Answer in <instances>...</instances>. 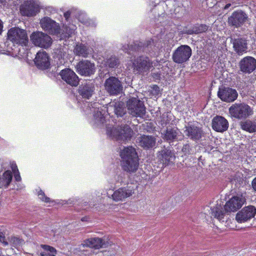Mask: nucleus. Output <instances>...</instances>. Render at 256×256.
I'll return each instance as SVG.
<instances>
[{
  "instance_id": "8",
  "label": "nucleus",
  "mask_w": 256,
  "mask_h": 256,
  "mask_svg": "<svg viewBox=\"0 0 256 256\" xmlns=\"http://www.w3.org/2000/svg\"><path fill=\"white\" fill-rule=\"evenodd\" d=\"M30 37L32 43L34 46L41 48H48L52 43L51 37L41 32H34Z\"/></svg>"
},
{
  "instance_id": "3",
  "label": "nucleus",
  "mask_w": 256,
  "mask_h": 256,
  "mask_svg": "<svg viewBox=\"0 0 256 256\" xmlns=\"http://www.w3.org/2000/svg\"><path fill=\"white\" fill-rule=\"evenodd\" d=\"M152 67L153 62L148 56H138L134 58L132 62L133 71L138 74L147 73Z\"/></svg>"
},
{
  "instance_id": "42",
  "label": "nucleus",
  "mask_w": 256,
  "mask_h": 256,
  "mask_svg": "<svg viewBox=\"0 0 256 256\" xmlns=\"http://www.w3.org/2000/svg\"><path fill=\"white\" fill-rule=\"evenodd\" d=\"M14 179L17 182H20L21 180V177L20 176V172L14 173Z\"/></svg>"
},
{
  "instance_id": "9",
  "label": "nucleus",
  "mask_w": 256,
  "mask_h": 256,
  "mask_svg": "<svg viewBox=\"0 0 256 256\" xmlns=\"http://www.w3.org/2000/svg\"><path fill=\"white\" fill-rule=\"evenodd\" d=\"M76 72L80 76H90L96 72L94 63L88 60H82L77 63L76 66Z\"/></svg>"
},
{
  "instance_id": "25",
  "label": "nucleus",
  "mask_w": 256,
  "mask_h": 256,
  "mask_svg": "<svg viewBox=\"0 0 256 256\" xmlns=\"http://www.w3.org/2000/svg\"><path fill=\"white\" fill-rule=\"evenodd\" d=\"M82 246L83 247L87 246L94 249H100L102 247H106L107 244L102 238H92L84 240Z\"/></svg>"
},
{
  "instance_id": "30",
  "label": "nucleus",
  "mask_w": 256,
  "mask_h": 256,
  "mask_svg": "<svg viewBox=\"0 0 256 256\" xmlns=\"http://www.w3.org/2000/svg\"><path fill=\"white\" fill-rule=\"evenodd\" d=\"M178 130L177 128H167L164 134L163 138L166 141L173 142L177 138Z\"/></svg>"
},
{
  "instance_id": "41",
  "label": "nucleus",
  "mask_w": 256,
  "mask_h": 256,
  "mask_svg": "<svg viewBox=\"0 0 256 256\" xmlns=\"http://www.w3.org/2000/svg\"><path fill=\"white\" fill-rule=\"evenodd\" d=\"M191 148L189 144H184L182 148V152L185 155L189 154L190 153Z\"/></svg>"
},
{
  "instance_id": "5",
  "label": "nucleus",
  "mask_w": 256,
  "mask_h": 256,
  "mask_svg": "<svg viewBox=\"0 0 256 256\" xmlns=\"http://www.w3.org/2000/svg\"><path fill=\"white\" fill-rule=\"evenodd\" d=\"M133 134V130L128 125L113 128L110 130H108V134L116 140L127 141L130 140Z\"/></svg>"
},
{
  "instance_id": "27",
  "label": "nucleus",
  "mask_w": 256,
  "mask_h": 256,
  "mask_svg": "<svg viewBox=\"0 0 256 256\" xmlns=\"http://www.w3.org/2000/svg\"><path fill=\"white\" fill-rule=\"evenodd\" d=\"M92 49L83 44H77L74 49V54L78 56L88 58L92 54Z\"/></svg>"
},
{
  "instance_id": "4",
  "label": "nucleus",
  "mask_w": 256,
  "mask_h": 256,
  "mask_svg": "<svg viewBox=\"0 0 256 256\" xmlns=\"http://www.w3.org/2000/svg\"><path fill=\"white\" fill-rule=\"evenodd\" d=\"M229 112L233 117L238 119L246 118L253 114L252 109L245 103L233 104L230 108Z\"/></svg>"
},
{
  "instance_id": "43",
  "label": "nucleus",
  "mask_w": 256,
  "mask_h": 256,
  "mask_svg": "<svg viewBox=\"0 0 256 256\" xmlns=\"http://www.w3.org/2000/svg\"><path fill=\"white\" fill-rule=\"evenodd\" d=\"M71 14V12L70 10H68L66 12H65L64 14V16L66 20L68 21L70 18Z\"/></svg>"
},
{
  "instance_id": "6",
  "label": "nucleus",
  "mask_w": 256,
  "mask_h": 256,
  "mask_svg": "<svg viewBox=\"0 0 256 256\" xmlns=\"http://www.w3.org/2000/svg\"><path fill=\"white\" fill-rule=\"evenodd\" d=\"M129 113L134 116L143 118L146 114L144 102L136 98H130L126 103Z\"/></svg>"
},
{
  "instance_id": "19",
  "label": "nucleus",
  "mask_w": 256,
  "mask_h": 256,
  "mask_svg": "<svg viewBox=\"0 0 256 256\" xmlns=\"http://www.w3.org/2000/svg\"><path fill=\"white\" fill-rule=\"evenodd\" d=\"M34 62L38 68L42 70L48 69L50 65V58L44 50H40L36 54Z\"/></svg>"
},
{
  "instance_id": "15",
  "label": "nucleus",
  "mask_w": 256,
  "mask_h": 256,
  "mask_svg": "<svg viewBox=\"0 0 256 256\" xmlns=\"http://www.w3.org/2000/svg\"><path fill=\"white\" fill-rule=\"evenodd\" d=\"M60 75L63 80L72 86H76L79 84L80 79L78 76L70 68L62 70Z\"/></svg>"
},
{
  "instance_id": "24",
  "label": "nucleus",
  "mask_w": 256,
  "mask_h": 256,
  "mask_svg": "<svg viewBox=\"0 0 256 256\" xmlns=\"http://www.w3.org/2000/svg\"><path fill=\"white\" fill-rule=\"evenodd\" d=\"M158 156V163L161 168H164L168 166L172 162V160L174 158V154L168 149L162 150Z\"/></svg>"
},
{
  "instance_id": "28",
  "label": "nucleus",
  "mask_w": 256,
  "mask_h": 256,
  "mask_svg": "<svg viewBox=\"0 0 256 256\" xmlns=\"http://www.w3.org/2000/svg\"><path fill=\"white\" fill-rule=\"evenodd\" d=\"M140 145L144 148H150L156 144V139L152 136L142 135L139 138Z\"/></svg>"
},
{
  "instance_id": "50",
  "label": "nucleus",
  "mask_w": 256,
  "mask_h": 256,
  "mask_svg": "<svg viewBox=\"0 0 256 256\" xmlns=\"http://www.w3.org/2000/svg\"><path fill=\"white\" fill-rule=\"evenodd\" d=\"M82 221H84V218H82Z\"/></svg>"
},
{
  "instance_id": "38",
  "label": "nucleus",
  "mask_w": 256,
  "mask_h": 256,
  "mask_svg": "<svg viewBox=\"0 0 256 256\" xmlns=\"http://www.w3.org/2000/svg\"><path fill=\"white\" fill-rule=\"evenodd\" d=\"M38 196L39 198L43 202L50 203L51 202L50 198L46 196L44 191L41 190L38 192Z\"/></svg>"
},
{
  "instance_id": "17",
  "label": "nucleus",
  "mask_w": 256,
  "mask_h": 256,
  "mask_svg": "<svg viewBox=\"0 0 256 256\" xmlns=\"http://www.w3.org/2000/svg\"><path fill=\"white\" fill-rule=\"evenodd\" d=\"M238 66L242 72L250 74L256 68V60L252 56H245L240 60Z\"/></svg>"
},
{
  "instance_id": "16",
  "label": "nucleus",
  "mask_w": 256,
  "mask_h": 256,
  "mask_svg": "<svg viewBox=\"0 0 256 256\" xmlns=\"http://www.w3.org/2000/svg\"><path fill=\"white\" fill-rule=\"evenodd\" d=\"M256 214V208L252 206L244 208L236 214V219L238 222L242 223L254 218Z\"/></svg>"
},
{
  "instance_id": "23",
  "label": "nucleus",
  "mask_w": 256,
  "mask_h": 256,
  "mask_svg": "<svg viewBox=\"0 0 256 256\" xmlns=\"http://www.w3.org/2000/svg\"><path fill=\"white\" fill-rule=\"evenodd\" d=\"M244 200L239 196H234L224 205L227 212H236L239 210L244 204Z\"/></svg>"
},
{
  "instance_id": "22",
  "label": "nucleus",
  "mask_w": 256,
  "mask_h": 256,
  "mask_svg": "<svg viewBox=\"0 0 256 256\" xmlns=\"http://www.w3.org/2000/svg\"><path fill=\"white\" fill-rule=\"evenodd\" d=\"M228 121L222 116H216L212 120V126L216 132H224L228 129Z\"/></svg>"
},
{
  "instance_id": "47",
  "label": "nucleus",
  "mask_w": 256,
  "mask_h": 256,
  "mask_svg": "<svg viewBox=\"0 0 256 256\" xmlns=\"http://www.w3.org/2000/svg\"><path fill=\"white\" fill-rule=\"evenodd\" d=\"M3 29V22H2L0 20V34H1Z\"/></svg>"
},
{
  "instance_id": "2",
  "label": "nucleus",
  "mask_w": 256,
  "mask_h": 256,
  "mask_svg": "<svg viewBox=\"0 0 256 256\" xmlns=\"http://www.w3.org/2000/svg\"><path fill=\"white\" fill-rule=\"evenodd\" d=\"M28 42V36L26 30L16 27L12 28L8 30L6 44L11 42L14 46H26Z\"/></svg>"
},
{
  "instance_id": "33",
  "label": "nucleus",
  "mask_w": 256,
  "mask_h": 256,
  "mask_svg": "<svg viewBox=\"0 0 256 256\" xmlns=\"http://www.w3.org/2000/svg\"><path fill=\"white\" fill-rule=\"evenodd\" d=\"M40 246L44 250L40 253V256H56L57 252L54 248L42 244H40Z\"/></svg>"
},
{
  "instance_id": "31",
  "label": "nucleus",
  "mask_w": 256,
  "mask_h": 256,
  "mask_svg": "<svg viewBox=\"0 0 256 256\" xmlns=\"http://www.w3.org/2000/svg\"><path fill=\"white\" fill-rule=\"evenodd\" d=\"M241 128L250 133L256 132V122L248 120L240 123Z\"/></svg>"
},
{
  "instance_id": "40",
  "label": "nucleus",
  "mask_w": 256,
  "mask_h": 256,
  "mask_svg": "<svg viewBox=\"0 0 256 256\" xmlns=\"http://www.w3.org/2000/svg\"><path fill=\"white\" fill-rule=\"evenodd\" d=\"M0 242L2 244L3 246H8V242L6 239L5 233L0 230Z\"/></svg>"
},
{
  "instance_id": "10",
  "label": "nucleus",
  "mask_w": 256,
  "mask_h": 256,
  "mask_svg": "<svg viewBox=\"0 0 256 256\" xmlns=\"http://www.w3.org/2000/svg\"><path fill=\"white\" fill-rule=\"evenodd\" d=\"M104 86L106 90L110 95H118L121 92L122 90L120 81L118 78L114 76L110 77L106 80Z\"/></svg>"
},
{
  "instance_id": "35",
  "label": "nucleus",
  "mask_w": 256,
  "mask_h": 256,
  "mask_svg": "<svg viewBox=\"0 0 256 256\" xmlns=\"http://www.w3.org/2000/svg\"><path fill=\"white\" fill-rule=\"evenodd\" d=\"M114 112L118 116H122L125 114L124 108L121 102H116L114 104Z\"/></svg>"
},
{
  "instance_id": "13",
  "label": "nucleus",
  "mask_w": 256,
  "mask_h": 256,
  "mask_svg": "<svg viewBox=\"0 0 256 256\" xmlns=\"http://www.w3.org/2000/svg\"><path fill=\"white\" fill-rule=\"evenodd\" d=\"M184 132L190 139L195 141L200 140L204 135L202 128L195 124H188L186 126Z\"/></svg>"
},
{
  "instance_id": "32",
  "label": "nucleus",
  "mask_w": 256,
  "mask_h": 256,
  "mask_svg": "<svg viewBox=\"0 0 256 256\" xmlns=\"http://www.w3.org/2000/svg\"><path fill=\"white\" fill-rule=\"evenodd\" d=\"M8 244H10L11 246L14 247L16 249L22 246L25 242L24 239L15 236L8 237Z\"/></svg>"
},
{
  "instance_id": "45",
  "label": "nucleus",
  "mask_w": 256,
  "mask_h": 256,
  "mask_svg": "<svg viewBox=\"0 0 256 256\" xmlns=\"http://www.w3.org/2000/svg\"><path fill=\"white\" fill-rule=\"evenodd\" d=\"M252 186L254 190L256 192V177L252 182Z\"/></svg>"
},
{
  "instance_id": "20",
  "label": "nucleus",
  "mask_w": 256,
  "mask_h": 256,
  "mask_svg": "<svg viewBox=\"0 0 256 256\" xmlns=\"http://www.w3.org/2000/svg\"><path fill=\"white\" fill-rule=\"evenodd\" d=\"M218 96L222 100L230 102L237 98L238 94L236 90L228 87L220 89L218 92Z\"/></svg>"
},
{
  "instance_id": "48",
  "label": "nucleus",
  "mask_w": 256,
  "mask_h": 256,
  "mask_svg": "<svg viewBox=\"0 0 256 256\" xmlns=\"http://www.w3.org/2000/svg\"><path fill=\"white\" fill-rule=\"evenodd\" d=\"M230 6H231V4H230V3L226 4L224 6V10H227V9H228V8Z\"/></svg>"
},
{
  "instance_id": "49",
  "label": "nucleus",
  "mask_w": 256,
  "mask_h": 256,
  "mask_svg": "<svg viewBox=\"0 0 256 256\" xmlns=\"http://www.w3.org/2000/svg\"><path fill=\"white\" fill-rule=\"evenodd\" d=\"M0 256H4L3 255L2 253H0Z\"/></svg>"
},
{
  "instance_id": "26",
  "label": "nucleus",
  "mask_w": 256,
  "mask_h": 256,
  "mask_svg": "<svg viewBox=\"0 0 256 256\" xmlns=\"http://www.w3.org/2000/svg\"><path fill=\"white\" fill-rule=\"evenodd\" d=\"M247 45L246 40L243 38H236L233 42L234 50L238 55H242L244 53L246 52Z\"/></svg>"
},
{
  "instance_id": "12",
  "label": "nucleus",
  "mask_w": 256,
  "mask_h": 256,
  "mask_svg": "<svg viewBox=\"0 0 256 256\" xmlns=\"http://www.w3.org/2000/svg\"><path fill=\"white\" fill-rule=\"evenodd\" d=\"M39 11V6L34 0L24 2L20 7V12L23 16H34Z\"/></svg>"
},
{
  "instance_id": "34",
  "label": "nucleus",
  "mask_w": 256,
  "mask_h": 256,
  "mask_svg": "<svg viewBox=\"0 0 256 256\" xmlns=\"http://www.w3.org/2000/svg\"><path fill=\"white\" fill-rule=\"evenodd\" d=\"M208 28V26L204 24H198L194 26L192 30H189L186 34H192L202 33L207 31Z\"/></svg>"
},
{
  "instance_id": "1",
  "label": "nucleus",
  "mask_w": 256,
  "mask_h": 256,
  "mask_svg": "<svg viewBox=\"0 0 256 256\" xmlns=\"http://www.w3.org/2000/svg\"><path fill=\"white\" fill-rule=\"evenodd\" d=\"M121 166L128 172L134 173L138 169L139 158L136 149L132 146L124 147L120 152Z\"/></svg>"
},
{
  "instance_id": "39",
  "label": "nucleus",
  "mask_w": 256,
  "mask_h": 256,
  "mask_svg": "<svg viewBox=\"0 0 256 256\" xmlns=\"http://www.w3.org/2000/svg\"><path fill=\"white\" fill-rule=\"evenodd\" d=\"M142 44L140 42H134L133 44H132L130 46H128V47L130 50L138 51L139 50L140 48L142 47Z\"/></svg>"
},
{
  "instance_id": "29",
  "label": "nucleus",
  "mask_w": 256,
  "mask_h": 256,
  "mask_svg": "<svg viewBox=\"0 0 256 256\" xmlns=\"http://www.w3.org/2000/svg\"><path fill=\"white\" fill-rule=\"evenodd\" d=\"M225 208H223L220 206H216L211 208V216L218 220L220 221L223 220L226 212Z\"/></svg>"
},
{
  "instance_id": "7",
  "label": "nucleus",
  "mask_w": 256,
  "mask_h": 256,
  "mask_svg": "<svg viewBox=\"0 0 256 256\" xmlns=\"http://www.w3.org/2000/svg\"><path fill=\"white\" fill-rule=\"evenodd\" d=\"M192 50L188 45H181L176 48L172 55V60L176 64H182L189 60Z\"/></svg>"
},
{
  "instance_id": "37",
  "label": "nucleus",
  "mask_w": 256,
  "mask_h": 256,
  "mask_svg": "<svg viewBox=\"0 0 256 256\" xmlns=\"http://www.w3.org/2000/svg\"><path fill=\"white\" fill-rule=\"evenodd\" d=\"M4 179L6 181V184L8 186L12 182V176L10 170L6 171L3 174Z\"/></svg>"
},
{
  "instance_id": "36",
  "label": "nucleus",
  "mask_w": 256,
  "mask_h": 256,
  "mask_svg": "<svg viewBox=\"0 0 256 256\" xmlns=\"http://www.w3.org/2000/svg\"><path fill=\"white\" fill-rule=\"evenodd\" d=\"M106 64L110 68L117 67L120 64L119 59L116 56H111L106 62Z\"/></svg>"
},
{
  "instance_id": "46",
  "label": "nucleus",
  "mask_w": 256,
  "mask_h": 256,
  "mask_svg": "<svg viewBox=\"0 0 256 256\" xmlns=\"http://www.w3.org/2000/svg\"><path fill=\"white\" fill-rule=\"evenodd\" d=\"M152 76L154 78H160V74H159L158 72H157V73H153Z\"/></svg>"
},
{
  "instance_id": "18",
  "label": "nucleus",
  "mask_w": 256,
  "mask_h": 256,
  "mask_svg": "<svg viewBox=\"0 0 256 256\" xmlns=\"http://www.w3.org/2000/svg\"><path fill=\"white\" fill-rule=\"evenodd\" d=\"M134 190L135 189L132 186L120 188L114 192L112 199L116 202L122 201L132 196L134 193Z\"/></svg>"
},
{
  "instance_id": "44",
  "label": "nucleus",
  "mask_w": 256,
  "mask_h": 256,
  "mask_svg": "<svg viewBox=\"0 0 256 256\" xmlns=\"http://www.w3.org/2000/svg\"><path fill=\"white\" fill-rule=\"evenodd\" d=\"M11 168L14 174L19 172L18 166L16 165V164H12L11 166Z\"/></svg>"
},
{
  "instance_id": "11",
  "label": "nucleus",
  "mask_w": 256,
  "mask_h": 256,
  "mask_svg": "<svg viewBox=\"0 0 256 256\" xmlns=\"http://www.w3.org/2000/svg\"><path fill=\"white\" fill-rule=\"evenodd\" d=\"M40 24L42 28L50 34L58 35L60 34L59 24L49 17L46 16L42 18Z\"/></svg>"
},
{
  "instance_id": "21",
  "label": "nucleus",
  "mask_w": 256,
  "mask_h": 256,
  "mask_svg": "<svg viewBox=\"0 0 256 256\" xmlns=\"http://www.w3.org/2000/svg\"><path fill=\"white\" fill-rule=\"evenodd\" d=\"M94 84L90 81H88L79 86L78 92L83 98L88 100L94 94Z\"/></svg>"
},
{
  "instance_id": "14",
  "label": "nucleus",
  "mask_w": 256,
  "mask_h": 256,
  "mask_svg": "<svg viewBox=\"0 0 256 256\" xmlns=\"http://www.w3.org/2000/svg\"><path fill=\"white\" fill-rule=\"evenodd\" d=\"M248 18L246 14L242 10L234 12L228 18V24L230 26L235 28L241 26Z\"/></svg>"
}]
</instances>
